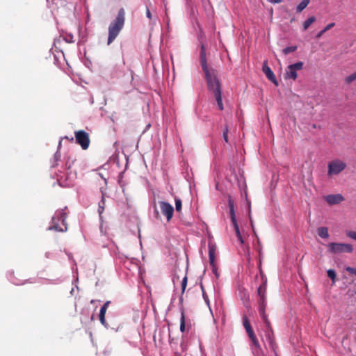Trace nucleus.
Masks as SVG:
<instances>
[{
	"label": "nucleus",
	"instance_id": "nucleus-7",
	"mask_svg": "<svg viewBox=\"0 0 356 356\" xmlns=\"http://www.w3.org/2000/svg\"><path fill=\"white\" fill-rule=\"evenodd\" d=\"M76 143L81 145L83 149H87L90 145V138L87 132L79 130L74 132Z\"/></svg>",
	"mask_w": 356,
	"mask_h": 356
},
{
	"label": "nucleus",
	"instance_id": "nucleus-27",
	"mask_svg": "<svg viewBox=\"0 0 356 356\" xmlns=\"http://www.w3.org/2000/svg\"><path fill=\"white\" fill-rule=\"evenodd\" d=\"M188 284V277L186 275L181 281V294H184Z\"/></svg>",
	"mask_w": 356,
	"mask_h": 356
},
{
	"label": "nucleus",
	"instance_id": "nucleus-3",
	"mask_svg": "<svg viewBox=\"0 0 356 356\" xmlns=\"http://www.w3.org/2000/svg\"><path fill=\"white\" fill-rule=\"evenodd\" d=\"M66 218L65 213L59 212L56 216L53 217L52 225L49 227V229L56 232H65L67 229V225L65 224Z\"/></svg>",
	"mask_w": 356,
	"mask_h": 356
},
{
	"label": "nucleus",
	"instance_id": "nucleus-6",
	"mask_svg": "<svg viewBox=\"0 0 356 356\" xmlns=\"http://www.w3.org/2000/svg\"><path fill=\"white\" fill-rule=\"evenodd\" d=\"M303 68V63L301 61L290 65L287 67L284 77L286 79L296 80L298 77L297 71Z\"/></svg>",
	"mask_w": 356,
	"mask_h": 356
},
{
	"label": "nucleus",
	"instance_id": "nucleus-29",
	"mask_svg": "<svg viewBox=\"0 0 356 356\" xmlns=\"http://www.w3.org/2000/svg\"><path fill=\"white\" fill-rule=\"evenodd\" d=\"M327 276L334 282L336 279V273L332 269H329L327 271Z\"/></svg>",
	"mask_w": 356,
	"mask_h": 356
},
{
	"label": "nucleus",
	"instance_id": "nucleus-22",
	"mask_svg": "<svg viewBox=\"0 0 356 356\" xmlns=\"http://www.w3.org/2000/svg\"><path fill=\"white\" fill-rule=\"evenodd\" d=\"M233 226H234V230H235V233H236V235L238 241H240V243L241 244H243L244 241H243L242 235L241 234L238 225V224H235V225H233Z\"/></svg>",
	"mask_w": 356,
	"mask_h": 356
},
{
	"label": "nucleus",
	"instance_id": "nucleus-41",
	"mask_svg": "<svg viewBox=\"0 0 356 356\" xmlns=\"http://www.w3.org/2000/svg\"><path fill=\"white\" fill-rule=\"evenodd\" d=\"M312 127H313V128H316V124H314L312 125Z\"/></svg>",
	"mask_w": 356,
	"mask_h": 356
},
{
	"label": "nucleus",
	"instance_id": "nucleus-2",
	"mask_svg": "<svg viewBox=\"0 0 356 356\" xmlns=\"http://www.w3.org/2000/svg\"><path fill=\"white\" fill-rule=\"evenodd\" d=\"M125 22V12L124 8H120L115 19L108 26V44H110L117 38L122 29Z\"/></svg>",
	"mask_w": 356,
	"mask_h": 356
},
{
	"label": "nucleus",
	"instance_id": "nucleus-31",
	"mask_svg": "<svg viewBox=\"0 0 356 356\" xmlns=\"http://www.w3.org/2000/svg\"><path fill=\"white\" fill-rule=\"evenodd\" d=\"M256 237H257V243H258V249H257V251L259 252V257H261V242H260V240L258 237V236L256 234V233H254Z\"/></svg>",
	"mask_w": 356,
	"mask_h": 356
},
{
	"label": "nucleus",
	"instance_id": "nucleus-23",
	"mask_svg": "<svg viewBox=\"0 0 356 356\" xmlns=\"http://www.w3.org/2000/svg\"><path fill=\"white\" fill-rule=\"evenodd\" d=\"M104 207H105V198H104V195H102V200L99 202V206H98V213L100 216L103 213V212L104 211Z\"/></svg>",
	"mask_w": 356,
	"mask_h": 356
},
{
	"label": "nucleus",
	"instance_id": "nucleus-33",
	"mask_svg": "<svg viewBox=\"0 0 356 356\" xmlns=\"http://www.w3.org/2000/svg\"><path fill=\"white\" fill-rule=\"evenodd\" d=\"M211 267H212V271L213 273L215 274L216 277H218L219 276V274L218 273V269H217V267L216 266V264L214 263L213 265H211Z\"/></svg>",
	"mask_w": 356,
	"mask_h": 356
},
{
	"label": "nucleus",
	"instance_id": "nucleus-19",
	"mask_svg": "<svg viewBox=\"0 0 356 356\" xmlns=\"http://www.w3.org/2000/svg\"><path fill=\"white\" fill-rule=\"evenodd\" d=\"M316 19L314 16H312L309 17L307 20H305L302 24L303 31L307 30L308 28L311 26V24L316 22Z\"/></svg>",
	"mask_w": 356,
	"mask_h": 356
},
{
	"label": "nucleus",
	"instance_id": "nucleus-12",
	"mask_svg": "<svg viewBox=\"0 0 356 356\" xmlns=\"http://www.w3.org/2000/svg\"><path fill=\"white\" fill-rule=\"evenodd\" d=\"M228 206H229V216H230L232 225L238 224V222H237V220L236 218L235 209H234V202L232 199L231 197H229V199H228Z\"/></svg>",
	"mask_w": 356,
	"mask_h": 356
},
{
	"label": "nucleus",
	"instance_id": "nucleus-36",
	"mask_svg": "<svg viewBox=\"0 0 356 356\" xmlns=\"http://www.w3.org/2000/svg\"><path fill=\"white\" fill-rule=\"evenodd\" d=\"M146 16L149 19H152V13L149 9L148 7L146 8Z\"/></svg>",
	"mask_w": 356,
	"mask_h": 356
},
{
	"label": "nucleus",
	"instance_id": "nucleus-9",
	"mask_svg": "<svg viewBox=\"0 0 356 356\" xmlns=\"http://www.w3.org/2000/svg\"><path fill=\"white\" fill-rule=\"evenodd\" d=\"M262 71L266 76L268 80H270L271 82H273L276 86H278V82L277 81V79L273 73V72L271 70L270 67L268 65V60H265L263 63L262 67Z\"/></svg>",
	"mask_w": 356,
	"mask_h": 356
},
{
	"label": "nucleus",
	"instance_id": "nucleus-42",
	"mask_svg": "<svg viewBox=\"0 0 356 356\" xmlns=\"http://www.w3.org/2000/svg\"><path fill=\"white\" fill-rule=\"evenodd\" d=\"M92 304L94 303V300H92L91 302H90Z\"/></svg>",
	"mask_w": 356,
	"mask_h": 356
},
{
	"label": "nucleus",
	"instance_id": "nucleus-39",
	"mask_svg": "<svg viewBox=\"0 0 356 356\" xmlns=\"http://www.w3.org/2000/svg\"><path fill=\"white\" fill-rule=\"evenodd\" d=\"M250 218H251L250 217ZM250 224H251V227L252 228L254 233H255L254 229V225H253V222H252V219H250Z\"/></svg>",
	"mask_w": 356,
	"mask_h": 356
},
{
	"label": "nucleus",
	"instance_id": "nucleus-30",
	"mask_svg": "<svg viewBox=\"0 0 356 356\" xmlns=\"http://www.w3.org/2000/svg\"><path fill=\"white\" fill-rule=\"evenodd\" d=\"M243 325L245 329L249 328L251 327L250 321L246 316H243Z\"/></svg>",
	"mask_w": 356,
	"mask_h": 356
},
{
	"label": "nucleus",
	"instance_id": "nucleus-13",
	"mask_svg": "<svg viewBox=\"0 0 356 356\" xmlns=\"http://www.w3.org/2000/svg\"><path fill=\"white\" fill-rule=\"evenodd\" d=\"M110 303H111L110 301H106L104 304V305L101 307L99 314L100 323L105 327H106V325H107V323H106V321L105 319V315H106V310H107Z\"/></svg>",
	"mask_w": 356,
	"mask_h": 356
},
{
	"label": "nucleus",
	"instance_id": "nucleus-16",
	"mask_svg": "<svg viewBox=\"0 0 356 356\" xmlns=\"http://www.w3.org/2000/svg\"><path fill=\"white\" fill-rule=\"evenodd\" d=\"M318 234L321 238H327L329 237L328 229L325 227H319Z\"/></svg>",
	"mask_w": 356,
	"mask_h": 356
},
{
	"label": "nucleus",
	"instance_id": "nucleus-37",
	"mask_svg": "<svg viewBox=\"0 0 356 356\" xmlns=\"http://www.w3.org/2000/svg\"><path fill=\"white\" fill-rule=\"evenodd\" d=\"M245 330H246V332H247L248 335L254 332L252 327L245 329Z\"/></svg>",
	"mask_w": 356,
	"mask_h": 356
},
{
	"label": "nucleus",
	"instance_id": "nucleus-11",
	"mask_svg": "<svg viewBox=\"0 0 356 356\" xmlns=\"http://www.w3.org/2000/svg\"><path fill=\"white\" fill-rule=\"evenodd\" d=\"M324 199L330 205L339 204L344 200L341 194L328 195L325 196Z\"/></svg>",
	"mask_w": 356,
	"mask_h": 356
},
{
	"label": "nucleus",
	"instance_id": "nucleus-14",
	"mask_svg": "<svg viewBox=\"0 0 356 356\" xmlns=\"http://www.w3.org/2000/svg\"><path fill=\"white\" fill-rule=\"evenodd\" d=\"M248 337L251 339L252 344L254 345V346L255 348L254 352L258 353L259 350H260L261 348H260V344L259 343V341L254 334V332L248 334Z\"/></svg>",
	"mask_w": 356,
	"mask_h": 356
},
{
	"label": "nucleus",
	"instance_id": "nucleus-18",
	"mask_svg": "<svg viewBox=\"0 0 356 356\" xmlns=\"http://www.w3.org/2000/svg\"><path fill=\"white\" fill-rule=\"evenodd\" d=\"M310 3V0H302L296 7V13H301Z\"/></svg>",
	"mask_w": 356,
	"mask_h": 356
},
{
	"label": "nucleus",
	"instance_id": "nucleus-10",
	"mask_svg": "<svg viewBox=\"0 0 356 356\" xmlns=\"http://www.w3.org/2000/svg\"><path fill=\"white\" fill-rule=\"evenodd\" d=\"M262 282L257 289V296L259 298H266L267 279L260 270Z\"/></svg>",
	"mask_w": 356,
	"mask_h": 356
},
{
	"label": "nucleus",
	"instance_id": "nucleus-26",
	"mask_svg": "<svg viewBox=\"0 0 356 356\" xmlns=\"http://www.w3.org/2000/svg\"><path fill=\"white\" fill-rule=\"evenodd\" d=\"M262 320L264 321V323L268 327H270V323L269 320L267 318V316L266 314V311H264V313H259Z\"/></svg>",
	"mask_w": 356,
	"mask_h": 356
},
{
	"label": "nucleus",
	"instance_id": "nucleus-35",
	"mask_svg": "<svg viewBox=\"0 0 356 356\" xmlns=\"http://www.w3.org/2000/svg\"><path fill=\"white\" fill-rule=\"evenodd\" d=\"M347 236L353 239L356 240V232H347Z\"/></svg>",
	"mask_w": 356,
	"mask_h": 356
},
{
	"label": "nucleus",
	"instance_id": "nucleus-20",
	"mask_svg": "<svg viewBox=\"0 0 356 356\" xmlns=\"http://www.w3.org/2000/svg\"><path fill=\"white\" fill-rule=\"evenodd\" d=\"M186 329V323H185V314L184 309L181 310V319H180V331L184 332Z\"/></svg>",
	"mask_w": 356,
	"mask_h": 356
},
{
	"label": "nucleus",
	"instance_id": "nucleus-21",
	"mask_svg": "<svg viewBox=\"0 0 356 356\" xmlns=\"http://www.w3.org/2000/svg\"><path fill=\"white\" fill-rule=\"evenodd\" d=\"M334 25H335V24L333 23V22L327 24L322 31H321L316 35V38H320L326 31H327L328 30H330L332 28H333L334 26Z\"/></svg>",
	"mask_w": 356,
	"mask_h": 356
},
{
	"label": "nucleus",
	"instance_id": "nucleus-28",
	"mask_svg": "<svg viewBox=\"0 0 356 356\" xmlns=\"http://www.w3.org/2000/svg\"><path fill=\"white\" fill-rule=\"evenodd\" d=\"M355 80H356V71L354 73L351 74L350 75L348 76L345 79V81L347 83H352Z\"/></svg>",
	"mask_w": 356,
	"mask_h": 356
},
{
	"label": "nucleus",
	"instance_id": "nucleus-38",
	"mask_svg": "<svg viewBox=\"0 0 356 356\" xmlns=\"http://www.w3.org/2000/svg\"><path fill=\"white\" fill-rule=\"evenodd\" d=\"M268 1L272 3H280L282 2V0H268Z\"/></svg>",
	"mask_w": 356,
	"mask_h": 356
},
{
	"label": "nucleus",
	"instance_id": "nucleus-24",
	"mask_svg": "<svg viewBox=\"0 0 356 356\" xmlns=\"http://www.w3.org/2000/svg\"><path fill=\"white\" fill-rule=\"evenodd\" d=\"M175 209L177 212H180L181 211V208H182V202L178 197H176L175 199Z\"/></svg>",
	"mask_w": 356,
	"mask_h": 356
},
{
	"label": "nucleus",
	"instance_id": "nucleus-4",
	"mask_svg": "<svg viewBox=\"0 0 356 356\" xmlns=\"http://www.w3.org/2000/svg\"><path fill=\"white\" fill-rule=\"evenodd\" d=\"M346 168L345 162L340 159H335L330 161L327 165V175L332 176L338 175Z\"/></svg>",
	"mask_w": 356,
	"mask_h": 356
},
{
	"label": "nucleus",
	"instance_id": "nucleus-15",
	"mask_svg": "<svg viewBox=\"0 0 356 356\" xmlns=\"http://www.w3.org/2000/svg\"><path fill=\"white\" fill-rule=\"evenodd\" d=\"M215 254L216 248L213 245H209V257L210 265H213L215 263Z\"/></svg>",
	"mask_w": 356,
	"mask_h": 356
},
{
	"label": "nucleus",
	"instance_id": "nucleus-5",
	"mask_svg": "<svg viewBox=\"0 0 356 356\" xmlns=\"http://www.w3.org/2000/svg\"><path fill=\"white\" fill-rule=\"evenodd\" d=\"M329 250L332 253H350L353 251V245L348 243H330L328 245Z\"/></svg>",
	"mask_w": 356,
	"mask_h": 356
},
{
	"label": "nucleus",
	"instance_id": "nucleus-32",
	"mask_svg": "<svg viewBox=\"0 0 356 356\" xmlns=\"http://www.w3.org/2000/svg\"><path fill=\"white\" fill-rule=\"evenodd\" d=\"M223 139L226 143H228V128L226 127L223 131Z\"/></svg>",
	"mask_w": 356,
	"mask_h": 356
},
{
	"label": "nucleus",
	"instance_id": "nucleus-1",
	"mask_svg": "<svg viewBox=\"0 0 356 356\" xmlns=\"http://www.w3.org/2000/svg\"><path fill=\"white\" fill-rule=\"evenodd\" d=\"M200 62L202 70L205 74L209 90L213 94L219 109L222 111L224 107L222 100L221 84L217 77V72L215 70H209L208 68L206 58V49L205 46L203 44L201 45Z\"/></svg>",
	"mask_w": 356,
	"mask_h": 356
},
{
	"label": "nucleus",
	"instance_id": "nucleus-17",
	"mask_svg": "<svg viewBox=\"0 0 356 356\" xmlns=\"http://www.w3.org/2000/svg\"><path fill=\"white\" fill-rule=\"evenodd\" d=\"M258 305H259V312L264 313V311H266V298H262L258 299Z\"/></svg>",
	"mask_w": 356,
	"mask_h": 356
},
{
	"label": "nucleus",
	"instance_id": "nucleus-8",
	"mask_svg": "<svg viewBox=\"0 0 356 356\" xmlns=\"http://www.w3.org/2000/svg\"><path fill=\"white\" fill-rule=\"evenodd\" d=\"M159 207L162 214L165 216L167 221L170 222L174 213L173 207L170 203L164 201L159 202Z\"/></svg>",
	"mask_w": 356,
	"mask_h": 356
},
{
	"label": "nucleus",
	"instance_id": "nucleus-40",
	"mask_svg": "<svg viewBox=\"0 0 356 356\" xmlns=\"http://www.w3.org/2000/svg\"><path fill=\"white\" fill-rule=\"evenodd\" d=\"M202 291H204V288L202 286ZM203 296H204V298L206 300V296L204 294V292H203Z\"/></svg>",
	"mask_w": 356,
	"mask_h": 356
},
{
	"label": "nucleus",
	"instance_id": "nucleus-34",
	"mask_svg": "<svg viewBox=\"0 0 356 356\" xmlns=\"http://www.w3.org/2000/svg\"><path fill=\"white\" fill-rule=\"evenodd\" d=\"M346 271L348 272L350 274H353L356 275V268L353 267H347L346 268Z\"/></svg>",
	"mask_w": 356,
	"mask_h": 356
},
{
	"label": "nucleus",
	"instance_id": "nucleus-25",
	"mask_svg": "<svg viewBox=\"0 0 356 356\" xmlns=\"http://www.w3.org/2000/svg\"><path fill=\"white\" fill-rule=\"evenodd\" d=\"M296 49H297L296 46H291V47H287L284 48L282 50V51H283L284 54L287 55L289 53L295 51Z\"/></svg>",
	"mask_w": 356,
	"mask_h": 356
}]
</instances>
